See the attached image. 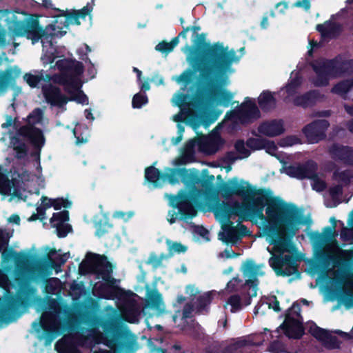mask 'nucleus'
<instances>
[{
	"label": "nucleus",
	"mask_w": 353,
	"mask_h": 353,
	"mask_svg": "<svg viewBox=\"0 0 353 353\" xmlns=\"http://www.w3.org/2000/svg\"><path fill=\"white\" fill-rule=\"evenodd\" d=\"M353 89V78L341 81L334 85L331 92L344 99H347L348 93Z\"/></svg>",
	"instance_id": "obj_34"
},
{
	"label": "nucleus",
	"mask_w": 353,
	"mask_h": 353,
	"mask_svg": "<svg viewBox=\"0 0 353 353\" xmlns=\"http://www.w3.org/2000/svg\"><path fill=\"white\" fill-rule=\"evenodd\" d=\"M48 257L52 263L60 266L66 262L70 255L68 253L63 254H57L55 250L51 249L48 253Z\"/></svg>",
	"instance_id": "obj_39"
},
{
	"label": "nucleus",
	"mask_w": 353,
	"mask_h": 353,
	"mask_svg": "<svg viewBox=\"0 0 353 353\" xmlns=\"http://www.w3.org/2000/svg\"><path fill=\"white\" fill-rule=\"evenodd\" d=\"M334 179L343 185H347L353 182V170L336 171L334 173Z\"/></svg>",
	"instance_id": "obj_38"
},
{
	"label": "nucleus",
	"mask_w": 353,
	"mask_h": 353,
	"mask_svg": "<svg viewBox=\"0 0 353 353\" xmlns=\"http://www.w3.org/2000/svg\"><path fill=\"white\" fill-rule=\"evenodd\" d=\"M241 281L237 278H233L230 280L224 290L225 293H230L234 291H237L239 290L240 287H242L243 291L247 290L248 289H244L243 285L241 284Z\"/></svg>",
	"instance_id": "obj_48"
},
{
	"label": "nucleus",
	"mask_w": 353,
	"mask_h": 353,
	"mask_svg": "<svg viewBox=\"0 0 353 353\" xmlns=\"http://www.w3.org/2000/svg\"><path fill=\"white\" fill-rule=\"evenodd\" d=\"M247 146L253 150H265V152L272 156H277V146L272 141L263 138L250 139L247 141Z\"/></svg>",
	"instance_id": "obj_23"
},
{
	"label": "nucleus",
	"mask_w": 353,
	"mask_h": 353,
	"mask_svg": "<svg viewBox=\"0 0 353 353\" xmlns=\"http://www.w3.org/2000/svg\"><path fill=\"white\" fill-rule=\"evenodd\" d=\"M332 154L335 159L343 162L353 165V149L349 147L335 146L332 150Z\"/></svg>",
	"instance_id": "obj_32"
},
{
	"label": "nucleus",
	"mask_w": 353,
	"mask_h": 353,
	"mask_svg": "<svg viewBox=\"0 0 353 353\" xmlns=\"http://www.w3.org/2000/svg\"><path fill=\"white\" fill-rule=\"evenodd\" d=\"M177 207L181 214V219L186 220L188 218L187 216H188L189 218H192L196 214V211L191 203H181Z\"/></svg>",
	"instance_id": "obj_40"
},
{
	"label": "nucleus",
	"mask_w": 353,
	"mask_h": 353,
	"mask_svg": "<svg viewBox=\"0 0 353 353\" xmlns=\"http://www.w3.org/2000/svg\"><path fill=\"white\" fill-rule=\"evenodd\" d=\"M300 142V139L297 136L291 135L281 139L279 142V145L281 147H289L298 144Z\"/></svg>",
	"instance_id": "obj_49"
},
{
	"label": "nucleus",
	"mask_w": 353,
	"mask_h": 353,
	"mask_svg": "<svg viewBox=\"0 0 353 353\" xmlns=\"http://www.w3.org/2000/svg\"><path fill=\"white\" fill-rule=\"evenodd\" d=\"M172 102L174 105L179 106L181 109L178 114L173 116L174 121L180 122L194 116V112L192 109L194 105L192 100L186 94L183 93L176 94L172 99Z\"/></svg>",
	"instance_id": "obj_16"
},
{
	"label": "nucleus",
	"mask_w": 353,
	"mask_h": 353,
	"mask_svg": "<svg viewBox=\"0 0 353 353\" xmlns=\"http://www.w3.org/2000/svg\"><path fill=\"white\" fill-rule=\"evenodd\" d=\"M222 139L217 134H212L208 137H203L199 141V150L205 154H211L215 153L221 145Z\"/></svg>",
	"instance_id": "obj_24"
},
{
	"label": "nucleus",
	"mask_w": 353,
	"mask_h": 353,
	"mask_svg": "<svg viewBox=\"0 0 353 353\" xmlns=\"http://www.w3.org/2000/svg\"><path fill=\"white\" fill-rule=\"evenodd\" d=\"M285 334L289 338H300L303 333L301 317L300 316V306L293 303L288 310L284 323L280 326Z\"/></svg>",
	"instance_id": "obj_13"
},
{
	"label": "nucleus",
	"mask_w": 353,
	"mask_h": 353,
	"mask_svg": "<svg viewBox=\"0 0 353 353\" xmlns=\"http://www.w3.org/2000/svg\"><path fill=\"white\" fill-rule=\"evenodd\" d=\"M193 75V72L191 70H186L179 76L172 77V79L178 83H188Z\"/></svg>",
	"instance_id": "obj_50"
},
{
	"label": "nucleus",
	"mask_w": 353,
	"mask_h": 353,
	"mask_svg": "<svg viewBox=\"0 0 353 353\" xmlns=\"http://www.w3.org/2000/svg\"><path fill=\"white\" fill-rule=\"evenodd\" d=\"M69 219L68 212L66 210L54 213L50 220L52 228H56L57 235L64 237L70 231L71 227L67 223Z\"/></svg>",
	"instance_id": "obj_19"
},
{
	"label": "nucleus",
	"mask_w": 353,
	"mask_h": 353,
	"mask_svg": "<svg viewBox=\"0 0 353 353\" xmlns=\"http://www.w3.org/2000/svg\"><path fill=\"white\" fill-rule=\"evenodd\" d=\"M258 102L261 109L269 110L276 105V100L273 94L269 91L263 92L258 98Z\"/></svg>",
	"instance_id": "obj_36"
},
{
	"label": "nucleus",
	"mask_w": 353,
	"mask_h": 353,
	"mask_svg": "<svg viewBox=\"0 0 353 353\" xmlns=\"http://www.w3.org/2000/svg\"><path fill=\"white\" fill-rule=\"evenodd\" d=\"M252 297H250L248 296V298H245L244 301H243L240 296L238 294H233L231 295L228 301H226V303L225 305V307L227 308L228 306L230 307V312H236L237 311H239L241 310L243 306L248 305L250 304V299Z\"/></svg>",
	"instance_id": "obj_35"
},
{
	"label": "nucleus",
	"mask_w": 353,
	"mask_h": 353,
	"mask_svg": "<svg viewBox=\"0 0 353 353\" xmlns=\"http://www.w3.org/2000/svg\"><path fill=\"white\" fill-rule=\"evenodd\" d=\"M193 311L192 306L190 304H186L184 307L183 311V318H188L190 317L192 312Z\"/></svg>",
	"instance_id": "obj_64"
},
{
	"label": "nucleus",
	"mask_w": 353,
	"mask_h": 353,
	"mask_svg": "<svg viewBox=\"0 0 353 353\" xmlns=\"http://www.w3.org/2000/svg\"><path fill=\"white\" fill-rule=\"evenodd\" d=\"M79 270L81 274L94 273L101 277L108 284L103 286L97 283L94 287V293L107 299H114L122 294V290L113 285L114 279L112 277V266L105 256L88 254L80 263Z\"/></svg>",
	"instance_id": "obj_5"
},
{
	"label": "nucleus",
	"mask_w": 353,
	"mask_h": 353,
	"mask_svg": "<svg viewBox=\"0 0 353 353\" xmlns=\"http://www.w3.org/2000/svg\"><path fill=\"white\" fill-rule=\"evenodd\" d=\"M147 103V97L143 94H136L132 99V106L134 108H140L143 105Z\"/></svg>",
	"instance_id": "obj_51"
},
{
	"label": "nucleus",
	"mask_w": 353,
	"mask_h": 353,
	"mask_svg": "<svg viewBox=\"0 0 353 353\" xmlns=\"http://www.w3.org/2000/svg\"><path fill=\"white\" fill-rule=\"evenodd\" d=\"M329 126L326 120H318L306 125L303 132L307 141L310 143H315L323 139L325 137V132Z\"/></svg>",
	"instance_id": "obj_17"
},
{
	"label": "nucleus",
	"mask_w": 353,
	"mask_h": 353,
	"mask_svg": "<svg viewBox=\"0 0 353 353\" xmlns=\"http://www.w3.org/2000/svg\"><path fill=\"white\" fill-rule=\"evenodd\" d=\"M314 76L311 77L312 83L318 87L326 86L331 79L340 77L353 70V59L321 60L313 63Z\"/></svg>",
	"instance_id": "obj_7"
},
{
	"label": "nucleus",
	"mask_w": 353,
	"mask_h": 353,
	"mask_svg": "<svg viewBox=\"0 0 353 353\" xmlns=\"http://www.w3.org/2000/svg\"><path fill=\"white\" fill-rule=\"evenodd\" d=\"M272 308L274 311H280L279 302L276 296H271L269 298L268 301L265 303L258 304L254 309V314H264V310L266 308Z\"/></svg>",
	"instance_id": "obj_37"
},
{
	"label": "nucleus",
	"mask_w": 353,
	"mask_h": 353,
	"mask_svg": "<svg viewBox=\"0 0 353 353\" xmlns=\"http://www.w3.org/2000/svg\"><path fill=\"white\" fill-rule=\"evenodd\" d=\"M186 293L190 296H194L199 293V290L194 285H190L186 287Z\"/></svg>",
	"instance_id": "obj_63"
},
{
	"label": "nucleus",
	"mask_w": 353,
	"mask_h": 353,
	"mask_svg": "<svg viewBox=\"0 0 353 353\" xmlns=\"http://www.w3.org/2000/svg\"><path fill=\"white\" fill-rule=\"evenodd\" d=\"M194 145V140L189 141L184 146L181 155L173 161V164L174 165H181L192 161Z\"/></svg>",
	"instance_id": "obj_30"
},
{
	"label": "nucleus",
	"mask_w": 353,
	"mask_h": 353,
	"mask_svg": "<svg viewBox=\"0 0 353 353\" xmlns=\"http://www.w3.org/2000/svg\"><path fill=\"white\" fill-rule=\"evenodd\" d=\"M284 130L283 121L277 119L264 121L258 128L260 134L270 137L279 136Z\"/></svg>",
	"instance_id": "obj_20"
},
{
	"label": "nucleus",
	"mask_w": 353,
	"mask_h": 353,
	"mask_svg": "<svg viewBox=\"0 0 353 353\" xmlns=\"http://www.w3.org/2000/svg\"><path fill=\"white\" fill-rule=\"evenodd\" d=\"M205 34H196L192 40L194 44L198 47H202L205 45Z\"/></svg>",
	"instance_id": "obj_57"
},
{
	"label": "nucleus",
	"mask_w": 353,
	"mask_h": 353,
	"mask_svg": "<svg viewBox=\"0 0 353 353\" xmlns=\"http://www.w3.org/2000/svg\"><path fill=\"white\" fill-rule=\"evenodd\" d=\"M122 318L130 323H138L141 307L133 301H126L122 307H119Z\"/></svg>",
	"instance_id": "obj_25"
},
{
	"label": "nucleus",
	"mask_w": 353,
	"mask_h": 353,
	"mask_svg": "<svg viewBox=\"0 0 353 353\" xmlns=\"http://www.w3.org/2000/svg\"><path fill=\"white\" fill-rule=\"evenodd\" d=\"M209 52L213 57L210 61L208 70L216 75H225L232 72V64L239 60L234 50H229L228 48L224 47L221 43H216L211 46Z\"/></svg>",
	"instance_id": "obj_8"
},
{
	"label": "nucleus",
	"mask_w": 353,
	"mask_h": 353,
	"mask_svg": "<svg viewBox=\"0 0 353 353\" xmlns=\"http://www.w3.org/2000/svg\"><path fill=\"white\" fill-rule=\"evenodd\" d=\"M81 126L77 125L73 130L74 134L77 138V144L83 143L88 141V130L84 129V132H81Z\"/></svg>",
	"instance_id": "obj_45"
},
{
	"label": "nucleus",
	"mask_w": 353,
	"mask_h": 353,
	"mask_svg": "<svg viewBox=\"0 0 353 353\" xmlns=\"http://www.w3.org/2000/svg\"><path fill=\"white\" fill-rule=\"evenodd\" d=\"M196 232L202 236L205 241H210L209 232L203 227H196Z\"/></svg>",
	"instance_id": "obj_60"
},
{
	"label": "nucleus",
	"mask_w": 353,
	"mask_h": 353,
	"mask_svg": "<svg viewBox=\"0 0 353 353\" xmlns=\"http://www.w3.org/2000/svg\"><path fill=\"white\" fill-rule=\"evenodd\" d=\"M316 30L321 33L324 40L330 39L336 36L341 31L339 24L332 21H327L323 24H319Z\"/></svg>",
	"instance_id": "obj_28"
},
{
	"label": "nucleus",
	"mask_w": 353,
	"mask_h": 353,
	"mask_svg": "<svg viewBox=\"0 0 353 353\" xmlns=\"http://www.w3.org/2000/svg\"><path fill=\"white\" fill-rule=\"evenodd\" d=\"M165 258L164 255L157 256L151 254L148 259L147 263L151 265L154 268H157L162 265V261Z\"/></svg>",
	"instance_id": "obj_52"
},
{
	"label": "nucleus",
	"mask_w": 353,
	"mask_h": 353,
	"mask_svg": "<svg viewBox=\"0 0 353 353\" xmlns=\"http://www.w3.org/2000/svg\"><path fill=\"white\" fill-rule=\"evenodd\" d=\"M178 171L175 169L166 168L163 174L164 178V183L168 181L170 184H175L178 182Z\"/></svg>",
	"instance_id": "obj_44"
},
{
	"label": "nucleus",
	"mask_w": 353,
	"mask_h": 353,
	"mask_svg": "<svg viewBox=\"0 0 353 353\" xmlns=\"http://www.w3.org/2000/svg\"><path fill=\"white\" fill-rule=\"evenodd\" d=\"M21 70L17 66L8 68L5 71H0V96L6 92L12 79L19 76Z\"/></svg>",
	"instance_id": "obj_29"
},
{
	"label": "nucleus",
	"mask_w": 353,
	"mask_h": 353,
	"mask_svg": "<svg viewBox=\"0 0 353 353\" xmlns=\"http://www.w3.org/2000/svg\"><path fill=\"white\" fill-rule=\"evenodd\" d=\"M263 264H257L253 260L244 261L241 268L243 276L245 279L244 289H248V296L254 297L257 294V286L259 276L265 274Z\"/></svg>",
	"instance_id": "obj_12"
},
{
	"label": "nucleus",
	"mask_w": 353,
	"mask_h": 353,
	"mask_svg": "<svg viewBox=\"0 0 353 353\" xmlns=\"http://www.w3.org/2000/svg\"><path fill=\"white\" fill-rule=\"evenodd\" d=\"M269 350L272 353H290L285 347L279 341H274L270 345Z\"/></svg>",
	"instance_id": "obj_53"
},
{
	"label": "nucleus",
	"mask_w": 353,
	"mask_h": 353,
	"mask_svg": "<svg viewBox=\"0 0 353 353\" xmlns=\"http://www.w3.org/2000/svg\"><path fill=\"white\" fill-rule=\"evenodd\" d=\"M58 310L54 309L52 312H46L42 314L40 325L46 331L55 332L59 330V322L57 319Z\"/></svg>",
	"instance_id": "obj_27"
},
{
	"label": "nucleus",
	"mask_w": 353,
	"mask_h": 353,
	"mask_svg": "<svg viewBox=\"0 0 353 353\" xmlns=\"http://www.w3.org/2000/svg\"><path fill=\"white\" fill-rule=\"evenodd\" d=\"M294 6L308 10L310 8V0L298 1L294 3Z\"/></svg>",
	"instance_id": "obj_61"
},
{
	"label": "nucleus",
	"mask_w": 353,
	"mask_h": 353,
	"mask_svg": "<svg viewBox=\"0 0 353 353\" xmlns=\"http://www.w3.org/2000/svg\"><path fill=\"white\" fill-rule=\"evenodd\" d=\"M350 256V252L340 248L335 240L327 243L321 251L320 257L327 261H332L335 265L340 264L343 261Z\"/></svg>",
	"instance_id": "obj_14"
},
{
	"label": "nucleus",
	"mask_w": 353,
	"mask_h": 353,
	"mask_svg": "<svg viewBox=\"0 0 353 353\" xmlns=\"http://www.w3.org/2000/svg\"><path fill=\"white\" fill-rule=\"evenodd\" d=\"M216 219L222 223V232L219 233V239L226 243H235L239 239L236 227L232 225L229 220L232 214L236 213L225 203L217 205L214 208Z\"/></svg>",
	"instance_id": "obj_11"
},
{
	"label": "nucleus",
	"mask_w": 353,
	"mask_h": 353,
	"mask_svg": "<svg viewBox=\"0 0 353 353\" xmlns=\"http://www.w3.org/2000/svg\"><path fill=\"white\" fill-rule=\"evenodd\" d=\"M38 187H43V180L40 175L23 171L13 172L0 165V193L10 195V200L17 198L26 201L28 192L39 194Z\"/></svg>",
	"instance_id": "obj_4"
},
{
	"label": "nucleus",
	"mask_w": 353,
	"mask_h": 353,
	"mask_svg": "<svg viewBox=\"0 0 353 353\" xmlns=\"http://www.w3.org/2000/svg\"><path fill=\"white\" fill-rule=\"evenodd\" d=\"M219 193L225 199L233 195L243 196L241 205L235 203L234 206L228 205L252 220L266 222L264 226L266 241L273 245L267 248L272 254L270 266L279 276L294 274L296 270L294 250L286 237L294 236L303 225L302 214L296 206L274 198L270 191H250L248 183L236 178L223 184Z\"/></svg>",
	"instance_id": "obj_1"
},
{
	"label": "nucleus",
	"mask_w": 353,
	"mask_h": 353,
	"mask_svg": "<svg viewBox=\"0 0 353 353\" xmlns=\"http://www.w3.org/2000/svg\"><path fill=\"white\" fill-rule=\"evenodd\" d=\"M309 331L312 336L321 341L328 348L339 347L336 338L332 336L328 331L321 329L316 325H310Z\"/></svg>",
	"instance_id": "obj_21"
},
{
	"label": "nucleus",
	"mask_w": 353,
	"mask_h": 353,
	"mask_svg": "<svg viewBox=\"0 0 353 353\" xmlns=\"http://www.w3.org/2000/svg\"><path fill=\"white\" fill-rule=\"evenodd\" d=\"M301 83V78L298 72H292L286 87L281 89L280 94L286 101H292L296 105L307 107L312 105L321 97L317 91L310 92L301 96H296L297 90Z\"/></svg>",
	"instance_id": "obj_9"
},
{
	"label": "nucleus",
	"mask_w": 353,
	"mask_h": 353,
	"mask_svg": "<svg viewBox=\"0 0 353 353\" xmlns=\"http://www.w3.org/2000/svg\"><path fill=\"white\" fill-rule=\"evenodd\" d=\"M168 249L170 254L183 253L186 252L187 246L181 244V243L174 242L170 240L166 241Z\"/></svg>",
	"instance_id": "obj_42"
},
{
	"label": "nucleus",
	"mask_w": 353,
	"mask_h": 353,
	"mask_svg": "<svg viewBox=\"0 0 353 353\" xmlns=\"http://www.w3.org/2000/svg\"><path fill=\"white\" fill-rule=\"evenodd\" d=\"M92 10L88 3L82 9L72 11L58 10L53 23L45 28L39 26L37 16L28 15L24 12L0 10V46L4 47L16 37H26L32 44L38 42L41 36L61 37L66 33L70 25H79Z\"/></svg>",
	"instance_id": "obj_2"
},
{
	"label": "nucleus",
	"mask_w": 353,
	"mask_h": 353,
	"mask_svg": "<svg viewBox=\"0 0 353 353\" xmlns=\"http://www.w3.org/2000/svg\"><path fill=\"white\" fill-rule=\"evenodd\" d=\"M151 307L156 310L157 313H161L165 310L162 296L159 294H154L152 299Z\"/></svg>",
	"instance_id": "obj_46"
},
{
	"label": "nucleus",
	"mask_w": 353,
	"mask_h": 353,
	"mask_svg": "<svg viewBox=\"0 0 353 353\" xmlns=\"http://www.w3.org/2000/svg\"><path fill=\"white\" fill-rule=\"evenodd\" d=\"M43 121V111L39 108L34 109L28 115L26 125L20 128L17 135L11 139L10 144L17 158L24 159L28 155V146L24 139L39 149L44 145L45 138L41 130L34 127L35 125L41 124Z\"/></svg>",
	"instance_id": "obj_6"
},
{
	"label": "nucleus",
	"mask_w": 353,
	"mask_h": 353,
	"mask_svg": "<svg viewBox=\"0 0 353 353\" xmlns=\"http://www.w3.org/2000/svg\"><path fill=\"white\" fill-rule=\"evenodd\" d=\"M41 201L40 205L37 208V212H38L41 219L43 220L46 219V210L53 207V199L42 196Z\"/></svg>",
	"instance_id": "obj_41"
},
{
	"label": "nucleus",
	"mask_w": 353,
	"mask_h": 353,
	"mask_svg": "<svg viewBox=\"0 0 353 353\" xmlns=\"http://www.w3.org/2000/svg\"><path fill=\"white\" fill-rule=\"evenodd\" d=\"M236 153L230 152L226 156V159L229 162H234L237 159L247 158L250 154V151L246 148L243 141L239 140L234 144Z\"/></svg>",
	"instance_id": "obj_31"
},
{
	"label": "nucleus",
	"mask_w": 353,
	"mask_h": 353,
	"mask_svg": "<svg viewBox=\"0 0 353 353\" xmlns=\"http://www.w3.org/2000/svg\"><path fill=\"white\" fill-rule=\"evenodd\" d=\"M350 228H343L341 232V238L344 241H353V225Z\"/></svg>",
	"instance_id": "obj_54"
},
{
	"label": "nucleus",
	"mask_w": 353,
	"mask_h": 353,
	"mask_svg": "<svg viewBox=\"0 0 353 353\" xmlns=\"http://www.w3.org/2000/svg\"><path fill=\"white\" fill-rule=\"evenodd\" d=\"M100 339L94 330L85 331L84 334H70L64 336L55 345L59 353H79L77 345L90 347L99 343Z\"/></svg>",
	"instance_id": "obj_10"
},
{
	"label": "nucleus",
	"mask_w": 353,
	"mask_h": 353,
	"mask_svg": "<svg viewBox=\"0 0 353 353\" xmlns=\"http://www.w3.org/2000/svg\"><path fill=\"white\" fill-rule=\"evenodd\" d=\"M134 215V213L132 212H128L127 213L121 212V211H117L114 213L113 217L117 218V219H121L124 221L129 220L132 216Z\"/></svg>",
	"instance_id": "obj_58"
},
{
	"label": "nucleus",
	"mask_w": 353,
	"mask_h": 353,
	"mask_svg": "<svg viewBox=\"0 0 353 353\" xmlns=\"http://www.w3.org/2000/svg\"><path fill=\"white\" fill-rule=\"evenodd\" d=\"M316 170V164L313 161H309L305 165H285L281 170L290 176L302 179L313 176L314 171Z\"/></svg>",
	"instance_id": "obj_18"
},
{
	"label": "nucleus",
	"mask_w": 353,
	"mask_h": 353,
	"mask_svg": "<svg viewBox=\"0 0 353 353\" xmlns=\"http://www.w3.org/2000/svg\"><path fill=\"white\" fill-rule=\"evenodd\" d=\"M212 292H208L203 294L199 298V304L201 308H204L207 305H208L212 300Z\"/></svg>",
	"instance_id": "obj_56"
},
{
	"label": "nucleus",
	"mask_w": 353,
	"mask_h": 353,
	"mask_svg": "<svg viewBox=\"0 0 353 353\" xmlns=\"http://www.w3.org/2000/svg\"><path fill=\"white\" fill-rule=\"evenodd\" d=\"M312 180V186L314 190L317 192H321L325 188V181L319 178L316 174V170L314 171V176L312 177H307Z\"/></svg>",
	"instance_id": "obj_47"
},
{
	"label": "nucleus",
	"mask_w": 353,
	"mask_h": 353,
	"mask_svg": "<svg viewBox=\"0 0 353 353\" xmlns=\"http://www.w3.org/2000/svg\"><path fill=\"white\" fill-rule=\"evenodd\" d=\"M230 119H236L240 122L248 123L254 119H256L260 117V112L256 105L254 101L251 99H247L240 107L238 110H235L230 113Z\"/></svg>",
	"instance_id": "obj_15"
},
{
	"label": "nucleus",
	"mask_w": 353,
	"mask_h": 353,
	"mask_svg": "<svg viewBox=\"0 0 353 353\" xmlns=\"http://www.w3.org/2000/svg\"><path fill=\"white\" fill-rule=\"evenodd\" d=\"M52 38L48 35L41 36V39L43 46V55L41 61L43 64H48L53 62L54 59L58 57L57 55V50L52 45Z\"/></svg>",
	"instance_id": "obj_26"
},
{
	"label": "nucleus",
	"mask_w": 353,
	"mask_h": 353,
	"mask_svg": "<svg viewBox=\"0 0 353 353\" xmlns=\"http://www.w3.org/2000/svg\"><path fill=\"white\" fill-rule=\"evenodd\" d=\"M145 178L146 181L152 185L153 188H159L164 184L163 175H161L159 170L154 166H150L145 169Z\"/></svg>",
	"instance_id": "obj_33"
},
{
	"label": "nucleus",
	"mask_w": 353,
	"mask_h": 353,
	"mask_svg": "<svg viewBox=\"0 0 353 353\" xmlns=\"http://www.w3.org/2000/svg\"><path fill=\"white\" fill-rule=\"evenodd\" d=\"M54 67L61 73L59 77H54V81L64 85L65 90L69 96L68 99L55 86L43 84L50 82L51 77L48 74L44 75L43 70L26 73L23 76V79L32 88L41 85L46 101L52 105L62 108L68 100L88 104V98L81 90V82L79 76L83 72L82 64L75 60L63 59L58 60Z\"/></svg>",
	"instance_id": "obj_3"
},
{
	"label": "nucleus",
	"mask_w": 353,
	"mask_h": 353,
	"mask_svg": "<svg viewBox=\"0 0 353 353\" xmlns=\"http://www.w3.org/2000/svg\"><path fill=\"white\" fill-rule=\"evenodd\" d=\"M12 235V230L0 229V252L7 247Z\"/></svg>",
	"instance_id": "obj_43"
},
{
	"label": "nucleus",
	"mask_w": 353,
	"mask_h": 353,
	"mask_svg": "<svg viewBox=\"0 0 353 353\" xmlns=\"http://www.w3.org/2000/svg\"><path fill=\"white\" fill-rule=\"evenodd\" d=\"M236 256V254L232 249H225L223 252L219 253V257L229 259Z\"/></svg>",
	"instance_id": "obj_62"
},
{
	"label": "nucleus",
	"mask_w": 353,
	"mask_h": 353,
	"mask_svg": "<svg viewBox=\"0 0 353 353\" xmlns=\"http://www.w3.org/2000/svg\"><path fill=\"white\" fill-rule=\"evenodd\" d=\"M208 95L210 99H218L219 103L228 106L233 96L226 89L217 84H212L208 86Z\"/></svg>",
	"instance_id": "obj_22"
},
{
	"label": "nucleus",
	"mask_w": 353,
	"mask_h": 353,
	"mask_svg": "<svg viewBox=\"0 0 353 353\" xmlns=\"http://www.w3.org/2000/svg\"><path fill=\"white\" fill-rule=\"evenodd\" d=\"M71 205V203L63 198H57L53 199V208L54 210H59L62 207L63 208H69Z\"/></svg>",
	"instance_id": "obj_55"
},
{
	"label": "nucleus",
	"mask_w": 353,
	"mask_h": 353,
	"mask_svg": "<svg viewBox=\"0 0 353 353\" xmlns=\"http://www.w3.org/2000/svg\"><path fill=\"white\" fill-rule=\"evenodd\" d=\"M155 49L159 52H171L173 49L170 48V44L167 42H161L156 46Z\"/></svg>",
	"instance_id": "obj_59"
}]
</instances>
